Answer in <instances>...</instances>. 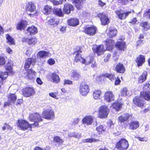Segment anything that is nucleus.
I'll list each match as a JSON object with an SVG mask.
<instances>
[{"mask_svg": "<svg viewBox=\"0 0 150 150\" xmlns=\"http://www.w3.org/2000/svg\"><path fill=\"white\" fill-rule=\"evenodd\" d=\"M142 98L147 101L150 100V91H141L139 96H135L132 100L134 105L143 109L145 104L146 102Z\"/></svg>", "mask_w": 150, "mask_h": 150, "instance_id": "f257e3e1", "label": "nucleus"}, {"mask_svg": "<svg viewBox=\"0 0 150 150\" xmlns=\"http://www.w3.org/2000/svg\"><path fill=\"white\" fill-rule=\"evenodd\" d=\"M29 119L30 121L34 122L31 124L33 128L39 126V123L42 122L43 119L40 114L37 112L30 113L29 116Z\"/></svg>", "mask_w": 150, "mask_h": 150, "instance_id": "f03ea898", "label": "nucleus"}, {"mask_svg": "<svg viewBox=\"0 0 150 150\" xmlns=\"http://www.w3.org/2000/svg\"><path fill=\"white\" fill-rule=\"evenodd\" d=\"M129 146L127 140L124 138H122L116 143L115 148L118 150H127Z\"/></svg>", "mask_w": 150, "mask_h": 150, "instance_id": "7ed1b4c3", "label": "nucleus"}, {"mask_svg": "<svg viewBox=\"0 0 150 150\" xmlns=\"http://www.w3.org/2000/svg\"><path fill=\"white\" fill-rule=\"evenodd\" d=\"M109 111L107 106L101 105L98 109V117L100 119L106 118L108 117Z\"/></svg>", "mask_w": 150, "mask_h": 150, "instance_id": "20e7f679", "label": "nucleus"}, {"mask_svg": "<svg viewBox=\"0 0 150 150\" xmlns=\"http://www.w3.org/2000/svg\"><path fill=\"white\" fill-rule=\"evenodd\" d=\"M82 47L80 46H77L75 48L76 51L74 52V54L76 53V55L74 58V61L76 62L81 61L82 64H84L86 60L82 57V55L81 54L82 52Z\"/></svg>", "mask_w": 150, "mask_h": 150, "instance_id": "39448f33", "label": "nucleus"}, {"mask_svg": "<svg viewBox=\"0 0 150 150\" xmlns=\"http://www.w3.org/2000/svg\"><path fill=\"white\" fill-rule=\"evenodd\" d=\"M17 127L23 131H25L28 128L31 129L33 127L27 121L23 119H19L16 123Z\"/></svg>", "mask_w": 150, "mask_h": 150, "instance_id": "423d86ee", "label": "nucleus"}, {"mask_svg": "<svg viewBox=\"0 0 150 150\" xmlns=\"http://www.w3.org/2000/svg\"><path fill=\"white\" fill-rule=\"evenodd\" d=\"M97 30V29L95 26L87 25L83 28V32L88 35L92 36L96 34Z\"/></svg>", "mask_w": 150, "mask_h": 150, "instance_id": "0eeeda50", "label": "nucleus"}, {"mask_svg": "<svg viewBox=\"0 0 150 150\" xmlns=\"http://www.w3.org/2000/svg\"><path fill=\"white\" fill-rule=\"evenodd\" d=\"M42 115L43 118L47 120H52L55 117L54 112L51 109H47L43 110Z\"/></svg>", "mask_w": 150, "mask_h": 150, "instance_id": "6e6552de", "label": "nucleus"}, {"mask_svg": "<svg viewBox=\"0 0 150 150\" xmlns=\"http://www.w3.org/2000/svg\"><path fill=\"white\" fill-rule=\"evenodd\" d=\"M22 93L24 97H28L34 95L35 93V91L33 87L28 86L22 89Z\"/></svg>", "mask_w": 150, "mask_h": 150, "instance_id": "1a4fd4ad", "label": "nucleus"}, {"mask_svg": "<svg viewBox=\"0 0 150 150\" xmlns=\"http://www.w3.org/2000/svg\"><path fill=\"white\" fill-rule=\"evenodd\" d=\"M92 50L94 54H96L98 56L103 54L105 51L103 45H94L92 48Z\"/></svg>", "mask_w": 150, "mask_h": 150, "instance_id": "9d476101", "label": "nucleus"}, {"mask_svg": "<svg viewBox=\"0 0 150 150\" xmlns=\"http://www.w3.org/2000/svg\"><path fill=\"white\" fill-rule=\"evenodd\" d=\"M115 12L118 18L120 20L125 19L132 12L131 11L124 12V10L121 9L116 10Z\"/></svg>", "mask_w": 150, "mask_h": 150, "instance_id": "9b49d317", "label": "nucleus"}, {"mask_svg": "<svg viewBox=\"0 0 150 150\" xmlns=\"http://www.w3.org/2000/svg\"><path fill=\"white\" fill-rule=\"evenodd\" d=\"M97 17L100 18L101 24L103 25H107L110 22L109 18L104 13H98L97 15Z\"/></svg>", "mask_w": 150, "mask_h": 150, "instance_id": "f8f14e48", "label": "nucleus"}, {"mask_svg": "<svg viewBox=\"0 0 150 150\" xmlns=\"http://www.w3.org/2000/svg\"><path fill=\"white\" fill-rule=\"evenodd\" d=\"M79 91L81 95L83 96H86L89 92V87L86 83H81L79 86Z\"/></svg>", "mask_w": 150, "mask_h": 150, "instance_id": "ddd939ff", "label": "nucleus"}, {"mask_svg": "<svg viewBox=\"0 0 150 150\" xmlns=\"http://www.w3.org/2000/svg\"><path fill=\"white\" fill-rule=\"evenodd\" d=\"M103 97L104 100L108 102H110L114 100V95L112 92L111 91H109L105 92Z\"/></svg>", "mask_w": 150, "mask_h": 150, "instance_id": "4468645a", "label": "nucleus"}, {"mask_svg": "<svg viewBox=\"0 0 150 150\" xmlns=\"http://www.w3.org/2000/svg\"><path fill=\"white\" fill-rule=\"evenodd\" d=\"M132 116L128 113H124L120 115L118 117V122L121 123L128 121Z\"/></svg>", "mask_w": 150, "mask_h": 150, "instance_id": "2eb2a0df", "label": "nucleus"}, {"mask_svg": "<svg viewBox=\"0 0 150 150\" xmlns=\"http://www.w3.org/2000/svg\"><path fill=\"white\" fill-rule=\"evenodd\" d=\"M8 74L6 72L0 71V93L2 92V86L4 83V81L8 77Z\"/></svg>", "mask_w": 150, "mask_h": 150, "instance_id": "dca6fc26", "label": "nucleus"}, {"mask_svg": "<svg viewBox=\"0 0 150 150\" xmlns=\"http://www.w3.org/2000/svg\"><path fill=\"white\" fill-rule=\"evenodd\" d=\"M74 9L72 5L69 3H66L64 6L63 12L65 14H69L71 13V11H73Z\"/></svg>", "mask_w": 150, "mask_h": 150, "instance_id": "f3484780", "label": "nucleus"}, {"mask_svg": "<svg viewBox=\"0 0 150 150\" xmlns=\"http://www.w3.org/2000/svg\"><path fill=\"white\" fill-rule=\"evenodd\" d=\"M36 6L32 1H29L26 3L25 10L26 12H34L36 9Z\"/></svg>", "mask_w": 150, "mask_h": 150, "instance_id": "a211bd4d", "label": "nucleus"}, {"mask_svg": "<svg viewBox=\"0 0 150 150\" xmlns=\"http://www.w3.org/2000/svg\"><path fill=\"white\" fill-rule=\"evenodd\" d=\"M26 71V72L24 73L25 78L28 80L33 79L36 73L35 71L31 68Z\"/></svg>", "mask_w": 150, "mask_h": 150, "instance_id": "6ab92c4d", "label": "nucleus"}, {"mask_svg": "<svg viewBox=\"0 0 150 150\" xmlns=\"http://www.w3.org/2000/svg\"><path fill=\"white\" fill-rule=\"evenodd\" d=\"M115 46L117 49L120 51H124L126 48V42L123 41H117Z\"/></svg>", "mask_w": 150, "mask_h": 150, "instance_id": "aec40b11", "label": "nucleus"}, {"mask_svg": "<svg viewBox=\"0 0 150 150\" xmlns=\"http://www.w3.org/2000/svg\"><path fill=\"white\" fill-rule=\"evenodd\" d=\"M36 62V59L32 58H28L25 60L24 65V68L25 71L29 69L31 64L34 65Z\"/></svg>", "mask_w": 150, "mask_h": 150, "instance_id": "412c9836", "label": "nucleus"}, {"mask_svg": "<svg viewBox=\"0 0 150 150\" xmlns=\"http://www.w3.org/2000/svg\"><path fill=\"white\" fill-rule=\"evenodd\" d=\"M28 25V22L27 21L21 20L17 24L16 28L17 30L22 31V30H24Z\"/></svg>", "mask_w": 150, "mask_h": 150, "instance_id": "4be33fe9", "label": "nucleus"}, {"mask_svg": "<svg viewBox=\"0 0 150 150\" xmlns=\"http://www.w3.org/2000/svg\"><path fill=\"white\" fill-rule=\"evenodd\" d=\"M115 70L117 73L123 74L125 72L126 69L123 64L119 62L116 64L115 68Z\"/></svg>", "mask_w": 150, "mask_h": 150, "instance_id": "5701e85b", "label": "nucleus"}, {"mask_svg": "<svg viewBox=\"0 0 150 150\" xmlns=\"http://www.w3.org/2000/svg\"><path fill=\"white\" fill-rule=\"evenodd\" d=\"M104 42L107 50H110L113 49L115 44L114 40L108 38L104 41Z\"/></svg>", "mask_w": 150, "mask_h": 150, "instance_id": "b1692460", "label": "nucleus"}, {"mask_svg": "<svg viewBox=\"0 0 150 150\" xmlns=\"http://www.w3.org/2000/svg\"><path fill=\"white\" fill-rule=\"evenodd\" d=\"M71 79L74 80H79L81 78L80 73L76 70L73 69L70 73Z\"/></svg>", "mask_w": 150, "mask_h": 150, "instance_id": "393cba45", "label": "nucleus"}, {"mask_svg": "<svg viewBox=\"0 0 150 150\" xmlns=\"http://www.w3.org/2000/svg\"><path fill=\"white\" fill-rule=\"evenodd\" d=\"M135 62L138 67L142 66L143 64L145 62V56L142 54L139 55L136 58Z\"/></svg>", "mask_w": 150, "mask_h": 150, "instance_id": "a878e982", "label": "nucleus"}, {"mask_svg": "<svg viewBox=\"0 0 150 150\" xmlns=\"http://www.w3.org/2000/svg\"><path fill=\"white\" fill-rule=\"evenodd\" d=\"M93 121V116L91 115H88L83 117L82 119V122L83 124L89 125L92 124Z\"/></svg>", "mask_w": 150, "mask_h": 150, "instance_id": "bb28decb", "label": "nucleus"}, {"mask_svg": "<svg viewBox=\"0 0 150 150\" xmlns=\"http://www.w3.org/2000/svg\"><path fill=\"white\" fill-rule=\"evenodd\" d=\"M140 124L137 121H131L129 123L128 129L132 130H134L137 129L139 127Z\"/></svg>", "mask_w": 150, "mask_h": 150, "instance_id": "cd10ccee", "label": "nucleus"}, {"mask_svg": "<svg viewBox=\"0 0 150 150\" xmlns=\"http://www.w3.org/2000/svg\"><path fill=\"white\" fill-rule=\"evenodd\" d=\"M59 73L60 72L59 70H57V72L54 71L51 73L50 78L53 83H58L60 81L59 76L57 74V73L59 74Z\"/></svg>", "mask_w": 150, "mask_h": 150, "instance_id": "c85d7f7f", "label": "nucleus"}, {"mask_svg": "<svg viewBox=\"0 0 150 150\" xmlns=\"http://www.w3.org/2000/svg\"><path fill=\"white\" fill-rule=\"evenodd\" d=\"M117 33V30L115 28L110 27L107 33L108 36L110 38H112L115 37Z\"/></svg>", "mask_w": 150, "mask_h": 150, "instance_id": "c756f323", "label": "nucleus"}, {"mask_svg": "<svg viewBox=\"0 0 150 150\" xmlns=\"http://www.w3.org/2000/svg\"><path fill=\"white\" fill-rule=\"evenodd\" d=\"M59 23V20L55 18L50 19L47 21L48 25L52 28H54L57 26Z\"/></svg>", "mask_w": 150, "mask_h": 150, "instance_id": "7c9ffc66", "label": "nucleus"}, {"mask_svg": "<svg viewBox=\"0 0 150 150\" xmlns=\"http://www.w3.org/2000/svg\"><path fill=\"white\" fill-rule=\"evenodd\" d=\"M22 42H26L29 45H34L37 42V39L35 37H32L30 38L24 37L22 39Z\"/></svg>", "mask_w": 150, "mask_h": 150, "instance_id": "2f4dec72", "label": "nucleus"}, {"mask_svg": "<svg viewBox=\"0 0 150 150\" xmlns=\"http://www.w3.org/2000/svg\"><path fill=\"white\" fill-rule=\"evenodd\" d=\"M13 62L11 61H8L6 64L5 66V68L6 71L8 73L9 72L10 73L13 74Z\"/></svg>", "mask_w": 150, "mask_h": 150, "instance_id": "473e14b6", "label": "nucleus"}, {"mask_svg": "<svg viewBox=\"0 0 150 150\" xmlns=\"http://www.w3.org/2000/svg\"><path fill=\"white\" fill-rule=\"evenodd\" d=\"M67 24L69 26L75 27L79 25V20L76 18H71L67 21Z\"/></svg>", "mask_w": 150, "mask_h": 150, "instance_id": "72a5a7b5", "label": "nucleus"}, {"mask_svg": "<svg viewBox=\"0 0 150 150\" xmlns=\"http://www.w3.org/2000/svg\"><path fill=\"white\" fill-rule=\"evenodd\" d=\"M53 8L52 7L47 5H45L42 10L43 13L46 15L51 14Z\"/></svg>", "mask_w": 150, "mask_h": 150, "instance_id": "f704fd0d", "label": "nucleus"}, {"mask_svg": "<svg viewBox=\"0 0 150 150\" xmlns=\"http://www.w3.org/2000/svg\"><path fill=\"white\" fill-rule=\"evenodd\" d=\"M6 42L7 44L10 45H15L16 42L14 38H12L9 34H6Z\"/></svg>", "mask_w": 150, "mask_h": 150, "instance_id": "c9c22d12", "label": "nucleus"}, {"mask_svg": "<svg viewBox=\"0 0 150 150\" xmlns=\"http://www.w3.org/2000/svg\"><path fill=\"white\" fill-rule=\"evenodd\" d=\"M98 137L97 134H92L91 138H88L84 140V142L86 143H91L94 142H97L100 141L99 139H96L94 138H97Z\"/></svg>", "mask_w": 150, "mask_h": 150, "instance_id": "e433bc0d", "label": "nucleus"}, {"mask_svg": "<svg viewBox=\"0 0 150 150\" xmlns=\"http://www.w3.org/2000/svg\"><path fill=\"white\" fill-rule=\"evenodd\" d=\"M147 76V71H143L138 78V83H142L144 82L146 79Z\"/></svg>", "mask_w": 150, "mask_h": 150, "instance_id": "4c0bfd02", "label": "nucleus"}, {"mask_svg": "<svg viewBox=\"0 0 150 150\" xmlns=\"http://www.w3.org/2000/svg\"><path fill=\"white\" fill-rule=\"evenodd\" d=\"M102 91L99 89H95L93 91L92 95L93 98L98 100L100 98L102 94Z\"/></svg>", "mask_w": 150, "mask_h": 150, "instance_id": "58836bf2", "label": "nucleus"}, {"mask_svg": "<svg viewBox=\"0 0 150 150\" xmlns=\"http://www.w3.org/2000/svg\"><path fill=\"white\" fill-rule=\"evenodd\" d=\"M27 31L30 35L35 34L38 32L37 28L33 25L28 27L27 29Z\"/></svg>", "mask_w": 150, "mask_h": 150, "instance_id": "ea45409f", "label": "nucleus"}, {"mask_svg": "<svg viewBox=\"0 0 150 150\" xmlns=\"http://www.w3.org/2000/svg\"><path fill=\"white\" fill-rule=\"evenodd\" d=\"M49 52L44 50H42L39 51L38 52L37 55L40 58H43L49 57Z\"/></svg>", "mask_w": 150, "mask_h": 150, "instance_id": "a19ab883", "label": "nucleus"}, {"mask_svg": "<svg viewBox=\"0 0 150 150\" xmlns=\"http://www.w3.org/2000/svg\"><path fill=\"white\" fill-rule=\"evenodd\" d=\"M53 142L58 144L59 146L62 145L64 142V140L59 136H55L53 137Z\"/></svg>", "mask_w": 150, "mask_h": 150, "instance_id": "79ce46f5", "label": "nucleus"}, {"mask_svg": "<svg viewBox=\"0 0 150 150\" xmlns=\"http://www.w3.org/2000/svg\"><path fill=\"white\" fill-rule=\"evenodd\" d=\"M140 26L142 28L143 30L147 31L150 29V24L147 21H142L140 23Z\"/></svg>", "mask_w": 150, "mask_h": 150, "instance_id": "37998d69", "label": "nucleus"}, {"mask_svg": "<svg viewBox=\"0 0 150 150\" xmlns=\"http://www.w3.org/2000/svg\"><path fill=\"white\" fill-rule=\"evenodd\" d=\"M112 105L113 108L115 109L116 111H118L121 109L122 104L118 102H115L112 103Z\"/></svg>", "mask_w": 150, "mask_h": 150, "instance_id": "c03bdc74", "label": "nucleus"}, {"mask_svg": "<svg viewBox=\"0 0 150 150\" xmlns=\"http://www.w3.org/2000/svg\"><path fill=\"white\" fill-rule=\"evenodd\" d=\"M8 100L10 101L11 103L12 102L14 103L17 99V96L15 93H9L7 96Z\"/></svg>", "mask_w": 150, "mask_h": 150, "instance_id": "a18cd8bd", "label": "nucleus"}, {"mask_svg": "<svg viewBox=\"0 0 150 150\" xmlns=\"http://www.w3.org/2000/svg\"><path fill=\"white\" fill-rule=\"evenodd\" d=\"M73 3L78 10H80L82 8L83 3L80 0H74Z\"/></svg>", "mask_w": 150, "mask_h": 150, "instance_id": "49530a36", "label": "nucleus"}, {"mask_svg": "<svg viewBox=\"0 0 150 150\" xmlns=\"http://www.w3.org/2000/svg\"><path fill=\"white\" fill-rule=\"evenodd\" d=\"M53 13L59 17H63L64 13L62 12L61 8H55L53 11Z\"/></svg>", "mask_w": 150, "mask_h": 150, "instance_id": "de8ad7c7", "label": "nucleus"}, {"mask_svg": "<svg viewBox=\"0 0 150 150\" xmlns=\"http://www.w3.org/2000/svg\"><path fill=\"white\" fill-rule=\"evenodd\" d=\"M103 76L105 77L109 78L111 81H113L115 79V74L111 73H106L103 75Z\"/></svg>", "mask_w": 150, "mask_h": 150, "instance_id": "09e8293b", "label": "nucleus"}, {"mask_svg": "<svg viewBox=\"0 0 150 150\" xmlns=\"http://www.w3.org/2000/svg\"><path fill=\"white\" fill-rule=\"evenodd\" d=\"M143 16L147 20L150 19V9H148L144 12Z\"/></svg>", "mask_w": 150, "mask_h": 150, "instance_id": "8fccbe9b", "label": "nucleus"}, {"mask_svg": "<svg viewBox=\"0 0 150 150\" xmlns=\"http://www.w3.org/2000/svg\"><path fill=\"white\" fill-rule=\"evenodd\" d=\"M96 130L99 134H100L103 132L105 131V128L102 125H100L96 128Z\"/></svg>", "mask_w": 150, "mask_h": 150, "instance_id": "3c124183", "label": "nucleus"}, {"mask_svg": "<svg viewBox=\"0 0 150 150\" xmlns=\"http://www.w3.org/2000/svg\"><path fill=\"white\" fill-rule=\"evenodd\" d=\"M6 62V59L4 57L0 56V66L4 65Z\"/></svg>", "mask_w": 150, "mask_h": 150, "instance_id": "603ef678", "label": "nucleus"}, {"mask_svg": "<svg viewBox=\"0 0 150 150\" xmlns=\"http://www.w3.org/2000/svg\"><path fill=\"white\" fill-rule=\"evenodd\" d=\"M118 2L122 5H127L129 2V0H118Z\"/></svg>", "mask_w": 150, "mask_h": 150, "instance_id": "864d4df0", "label": "nucleus"}, {"mask_svg": "<svg viewBox=\"0 0 150 150\" xmlns=\"http://www.w3.org/2000/svg\"><path fill=\"white\" fill-rule=\"evenodd\" d=\"M4 125L5 126L2 127V129L3 130H5L6 129L11 130L12 129V127H11L9 125L6 123H5Z\"/></svg>", "mask_w": 150, "mask_h": 150, "instance_id": "5fc2aeb1", "label": "nucleus"}, {"mask_svg": "<svg viewBox=\"0 0 150 150\" xmlns=\"http://www.w3.org/2000/svg\"><path fill=\"white\" fill-rule=\"evenodd\" d=\"M111 56V55L110 54H108L107 55H105L104 57V61L105 62H107L109 60Z\"/></svg>", "mask_w": 150, "mask_h": 150, "instance_id": "6e6d98bb", "label": "nucleus"}, {"mask_svg": "<svg viewBox=\"0 0 150 150\" xmlns=\"http://www.w3.org/2000/svg\"><path fill=\"white\" fill-rule=\"evenodd\" d=\"M150 86L149 83L147 82L145 83L144 86L143 88V91H146V90H147L148 88H149V87Z\"/></svg>", "mask_w": 150, "mask_h": 150, "instance_id": "4d7b16f0", "label": "nucleus"}, {"mask_svg": "<svg viewBox=\"0 0 150 150\" xmlns=\"http://www.w3.org/2000/svg\"><path fill=\"white\" fill-rule=\"evenodd\" d=\"M58 94V92H51L49 93V95L51 97L55 99H57V96Z\"/></svg>", "mask_w": 150, "mask_h": 150, "instance_id": "13d9d810", "label": "nucleus"}, {"mask_svg": "<svg viewBox=\"0 0 150 150\" xmlns=\"http://www.w3.org/2000/svg\"><path fill=\"white\" fill-rule=\"evenodd\" d=\"M143 40H138L136 42L137 47H140L142 46L143 44Z\"/></svg>", "mask_w": 150, "mask_h": 150, "instance_id": "bf43d9fd", "label": "nucleus"}, {"mask_svg": "<svg viewBox=\"0 0 150 150\" xmlns=\"http://www.w3.org/2000/svg\"><path fill=\"white\" fill-rule=\"evenodd\" d=\"M73 83L72 81L69 79H64V85H71Z\"/></svg>", "mask_w": 150, "mask_h": 150, "instance_id": "052dcab7", "label": "nucleus"}, {"mask_svg": "<svg viewBox=\"0 0 150 150\" xmlns=\"http://www.w3.org/2000/svg\"><path fill=\"white\" fill-rule=\"evenodd\" d=\"M47 63L50 65H53L55 63V60L52 58L49 59L47 61Z\"/></svg>", "mask_w": 150, "mask_h": 150, "instance_id": "680f3d73", "label": "nucleus"}, {"mask_svg": "<svg viewBox=\"0 0 150 150\" xmlns=\"http://www.w3.org/2000/svg\"><path fill=\"white\" fill-rule=\"evenodd\" d=\"M137 21V20L136 17L134 18H132L131 21L129 22V23L131 24L132 25H134L135 24Z\"/></svg>", "mask_w": 150, "mask_h": 150, "instance_id": "e2e57ef3", "label": "nucleus"}, {"mask_svg": "<svg viewBox=\"0 0 150 150\" xmlns=\"http://www.w3.org/2000/svg\"><path fill=\"white\" fill-rule=\"evenodd\" d=\"M127 90L126 88H123L121 91V94L123 96L127 95Z\"/></svg>", "mask_w": 150, "mask_h": 150, "instance_id": "0e129e2a", "label": "nucleus"}, {"mask_svg": "<svg viewBox=\"0 0 150 150\" xmlns=\"http://www.w3.org/2000/svg\"><path fill=\"white\" fill-rule=\"evenodd\" d=\"M121 82V80L118 77H117L114 82L115 85H119Z\"/></svg>", "mask_w": 150, "mask_h": 150, "instance_id": "69168bd1", "label": "nucleus"}, {"mask_svg": "<svg viewBox=\"0 0 150 150\" xmlns=\"http://www.w3.org/2000/svg\"><path fill=\"white\" fill-rule=\"evenodd\" d=\"M6 51L7 53L10 54H11L13 53V51L12 50L10 47H7L6 48Z\"/></svg>", "mask_w": 150, "mask_h": 150, "instance_id": "338daca9", "label": "nucleus"}, {"mask_svg": "<svg viewBox=\"0 0 150 150\" xmlns=\"http://www.w3.org/2000/svg\"><path fill=\"white\" fill-rule=\"evenodd\" d=\"M98 5L101 7H103L106 4L105 3L103 2L101 0H98Z\"/></svg>", "mask_w": 150, "mask_h": 150, "instance_id": "774afa93", "label": "nucleus"}]
</instances>
